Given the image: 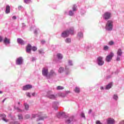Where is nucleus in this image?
Masks as SVG:
<instances>
[{"mask_svg":"<svg viewBox=\"0 0 124 124\" xmlns=\"http://www.w3.org/2000/svg\"><path fill=\"white\" fill-rule=\"evenodd\" d=\"M106 29L107 31H112L113 30V21L112 20H108L106 24Z\"/></svg>","mask_w":124,"mask_h":124,"instance_id":"obj_1","label":"nucleus"},{"mask_svg":"<svg viewBox=\"0 0 124 124\" xmlns=\"http://www.w3.org/2000/svg\"><path fill=\"white\" fill-rule=\"evenodd\" d=\"M113 57H114V53L113 52H110L109 54L107 56L106 61L107 62H110L112 61Z\"/></svg>","mask_w":124,"mask_h":124,"instance_id":"obj_2","label":"nucleus"},{"mask_svg":"<svg viewBox=\"0 0 124 124\" xmlns=\"http://www.w3.org/2000/svg\"><path fill=\"white\" fill-rule=\"evenodd\" d=\"M103 17L105 20H108V19H110V18H111V13L108 12L105 13L104 14Z\"/></svg>","mask_w":124,"mask_h":124,"instance_id":"obj_3","label":"nucleus"},{"mask_svg":"<svg viewBox=\"0 0 124 124\" xmlns=\"http://www.w3.org/2000/svg\"><path fill=\"white\" fill-rule=\"evenodd\" d=\"M42 72L43 76H46L49 78V77H48V68H43Z\"/></svg>","mask_w":124,"mask_h":124,"instance_id":"obj_4","label":"nucleus"},{"mask_svg":"<svg viewBox=\"0 0 124 124\" xmlns=\"http://www.w3.org/2000/svg\"><path fill=\"white\" fill-rule=\"evenodd\" d=\"M32 118H38L37 119V122L38 121H41L42 120H44V117H41V115L38 114H33L32 115Z\"/></svg>","mask_w":124,"mask_h":124,"instance_id":"obj_5","label":"nucleus"},{"mask_svg":"<svg viewBox=\"0 0 124 124\" xmlns=\"http://www.w3.org/2000/svg\"><path fill=\"white\" fill-rule=\"evenodd\" d=\"M61 35L62 37H68V36H69V31L68 30L64 31L63 32H62Z\"/></svg>","mask_w":124,"mask_h":124,"instance_id":"obj_6","label":"nucleus"},{"mask_svg":"<svg viewBox=\"0 0 124 124\" xmlns=\"http://www.w3.org/2000/svg\"><path fill=\"white\" fill-rule=\"evenodd\" d=\"M98 64L99 65H103L104 64V62L103 60V58L99 57L97 58Z\"/></svg>","mask_w":124,"mask_h":124,"instance_id":"obj_7","label":"nucleus"},{"mask_svg":"<svg viewBox=\"0 0 124 124\" xmlns=\"http://www.w3.org/2000/svg\"><path fill=\"white\" fill-rule=\"evenodd\" d=\"M32 88V86L31 85L27 84L25 85L23 87V91H28V90H30V89Z\"/></svg>","mask_w":124,"mask_h":124,"instance_id":"obj_8","label":"nucleus"},{"mask_svg":"<svg viewBox=\"0 0 124 124\" xmlns=\"http://www.w3.org/2000/svg\"><path fill=\"white\" fill-rule=\"evenodd\" d=\"M16 63L18 65H20V64H22L23 63V59L22 58V57H19L16 59Z\"/></svg>","mask_w":124,"mask_h":124,"instance_id":"obj_9","label":"nucleus"},{"mask_svg":"<svg viewBox=\"0 0 124 124\" xmlns=\"http://www.w3.org/2000/svg\"><path fill=\"white\" fill-rule=\"evenodd\" d=\"M51 93H52L51 91H49V92H48L47 93L48 97H49V98H50V99H55V98H56V97H57L56 96V95L51 94Z\"/></svg>","mask_w":124,"mask_h":124,"instance_id":"obj_10","label":"nucleus"},{"mask_svg":"<svg viewBox=\"0 0 124 124\" xmlns=\"http://www.w3.org/2000/svg\"><path fill=\"white\" fill-rule=\"evenodd\" d=\"M108 124H115V120L113 118H108L107 120Z\"/></svg>","mask_w":124,"mask_h":124,"instance_id":"obj_11","label":"nucleus"},{"mask_svg":"<svg viewBox=\"0 0 124 124\" xmlns=\"http://www.w3.org/2000/svg\"><path fill=\"white\" fill-rule=\"evenodd\" d=\"M0 117H2V120L4 121V122H5V123H7L8 122V120L6 119V115L5 114H0Z\"/></svg>","mask_w":124,"mask_h":124,"instance_id":"obj_12","label":"nucleus"},{"mask_svg":"<svg viewBox=\"0 0 124 124\" xmlns=\"http://www.w3.org/2000/svg\"><path fill=\"white\" fill-rule=\"evenodd\" d=\"M31 46L30 44H28L26 46V52L31 53Z\"/></svg>","mask_w":124,"mask_h":124,"instance_id":"obj_13","label":"nucleus"},{"mask_svg":"<svg viewBox=\"0 0 124 124\" xmlns=\"http://www.w3.org/2000/svg\"><path fill=\"white\" fill-rule=\"evenodd\" d=\"M17 43H19V44H21V45H24L25 42H24V40L21 38H18L17 39Z\"/></svg>","mask_w":124,"mask_h":124,"instance_id":"obj_14","label":"nucleus"},{"mask_svg":"<svg viewBox=\"0 0 124 124\" xmlns=\"http://www.w3.org/2000/svg\"><path fill=\"white\" fill-rule=\"evenodd\" d=\"M6 14H8L10 13V6L7 5L6 7V10H5Z\"/></svg>","mask_w":124,"mask_h":124,"instance_id":"obj_15","label":"nucleus"},{"mask_svg":"<svg viewBox=\"0 0 124 124\" xmlns=\"http://www.w3.org/2000/svg\"><path fill=\"white\" fill-rule=\"evenodd\" d=\"M3 42L5 44H10V39L7 38V37H5Z\"/></svg>","mask_w":124,"mask_h":124,"instance_id":"obj_16","label":"nucleus"},{"mask_svg":"<svg viewBox=\"0 0 124 124\" xmlns=\"http://www.w3.org/2000/svg\"><path fill=\"white\" fill-rule=\"evenodd\" d=\"M73 121V117H70L65 120L66 124H70Z\"/></svg>","mask_w":124,"mask_h":124,"instance_id":"obj_17","label":"nucleus"},{"mask_svg":"<svg viewBox=\"0 0 124 124\" xmlns=\"http://www.w3.org/2000/svg\"><path fill=\"white\" fill-rule=\"evenodd\" d=\"M49 77L50 76H57V73L54 71V70H51L49 73Z\"/></svg>","mask_w":124,"mask_h":124,"instance_id":"obj_18","label":"nucleus"},{"mask_svg":"<svg viewBox=\"0 0 124 124\" xmlns=\"http://www.w3.org/2000/svg\"><path fill=\"white\" fill-rule=\"evenodd\" d=\"M122 55H123V51H122V49L119 48L117 50V56H119V57H121Z\"/></svg>","mask_w":124,"mask_h":124,"instance_id":"obj_19","label":"nucleus"},{"mask_svg":"<svg viewBox=\"0 0 124 124\" xmlns=\"http://www.w3.org/2000/svg\"><path fill=\"white\" fill-rule=\"evenodd\" d=\"M112 85H113V83L110 82L108 85H107L106 90H109L112 88Z\"/></svg>","mask_w":124,"mask_h":124,"instance_id":"obj_20","label":"nucleus"},{"mask_svg":"<svg viewBox=\"0 0 124 124\" xmlns=\"http://www.w3.org/2000/svg\"><path fill=\"white\" fill-rule=\"evenodd\" d=\"M68 31L69 34H74V29L70 28Z\"/></svg>","mask_w":124,"mask_h":124,"instance_id":"obj_21","label":"nucleus"},{"mask_svg":"<svg viewBox=\"0 0 124 124\" xmlns=\"http://www.w3.org/2000/svg\"><path fill=\"white\" fill-rule=\"evenodd\" d=\"M64 68H63L62 67H60L58 70V72L59 73H62V72L64 71Z\"/></svg>","mask_w":124,"mask_h":124,"instance_id":"obj_22","label":"nucleus"},{"mask_svg":"<svg viewBox=\"0 0 124 124\" xmlns=\"http://www.w3.org/2000/svg\"><path fill=\"white\" fill-rule=\"evenodd\" d=\"M18 119L19 120V121H23V115L22 114H18L17 115Z\"/></svg>","mask_w":124,"mask_h":124,"instance_id":"obj_23","label":"nucleus"},{"mask_svg":"<svg viewBox=\"0 0 124 124\" xmlns=\"http://www.w3.org/2000/svg\"><path fill=\"white\" fill-rule=\"evenodd\" d=\"M75 93H80V88H78V87H76L75 88Z\"/></svg>","mask_w":124,"mask_h":124,"instance_id":"obj_24","label":"nucleus"},{"mask_svg":"<svg viewBox=\"0 0 124 124\" xmlns=\"http://www.w3.org/2000/svg\"><path fill=\"white\" fill-rule=\"evenodd\" d=\"M65 41L66 43H70V42H71V39L69 38H67L65 39Z\"/></svg>","mask_w":124,"mask_h":124,"instance_id":"obj_25","label":"nucleus"},{"mask_svg":"<svg viewBox=\"0 0 124 124\" xmlns=\"http://www.w3.org/2000/svg\"><path fill=\"white\" fill-rule=\"evenodd\" d=\"M73 11H77V6L76 5H74L72 7Z\"/></svg>","mask_w":124,"mask_h":124,"instance_id":"obj_26","label":"nucleus"},{"mask_svg":"<svg viewBox=\"0 0 124 124\" xmlns=\"http://www.w3.org/2000/svg\"><path fill=\"white\" fill-rule=\"evenodd\" d=\"M57 58L59 59V60H62V55L60 53H58L57 54Z\"/></svg>","mask_w":124,"mask_h":124,"instance_id":"obj_27","label":"nucleus"},{"mask_svg":"<svg viewBox=\"0 0 124 124\" xmlns=\"http://www.w3.org/2000/svg\"><path fill=\"white\" fill-rule=\"evenodd\" d=\"M65 73L66 75H68L70 73V71H69L68 69L66 68V67L65 68Z\"/></svg>","mask_w":124,"mask_h":124,"instance_id":"obj_28","label":"nucleus"},{"mask_svg":"<svg viewBox=\"0 0 124 124\" xmlns=\"http://www.w3.org/2000/svg\"><path fill=\"white\" fill-rule=\"evenodd\" d=\"M113 99L115 100H118V98H119V97L118 96V95L114 94L113 97Z\"/></svg>","mask_w":124,"mask_h":124,"instance_id":"obj_29","label":"nucleus"},{"mask_svg":"<svg viewBox=\"0 0 124 124\" xmlns=\"http://www.w3.org/2000/svg\"><path fill=\"white\" fill-rule=\"evenodd\" d=\"M24 106H25L26 110H29V108H30V107L29 106L28 104L25 103Z\"/></svg>","mask_w":124,"mask_h":124,"instance_id":"obj_30","label":"nucleus"},{"mask_svg":"<svg viewBox=\"0 0 124 124\" xmlns=\"http://www.w3.org/2000/svg\"><path fill=\"white\" fill-rule=\"evenodd\" d=\"M69 16H73V15H74V13L72 11H69Z\"/></svg>","mask_w":124,"mask_h":124,"instance_id":"obj_31","label":"nucleus"},{"mask_svg":"<svg viewBox=\"0 0 124 124\" xmlns=\"http://www.w3.org/2000/svg\"><path fill=\"white\" fill-rule=\"evenodd\" d=\"M31 49L32 51H33L34 52H35V51H36V50H37V47H36V46H33L31 47Z\"/></svg>","mask_w":124,"mask_h":124,"instance_id":"obj_32","label":"nucleus"},{"mask_svg":"<svg viewBox=\"0 0 124 124\" xmlns=\"http://www.w3.org/2000/svg\"><path fill=\"white\" fill-rule=\"evenodd\" d=\"M14 109H15L16 110H17L18 112H22V110H21L20 108H19L16 107V106L14 107Z\"/></svg>","mask_w":124,"mask_h":124,"instance_id":"obj_33","label":"nucleus"},{"mask_svg":"<svg viewBox=\"0 0 124 124\" xmlns=\"http://www.w3.org/2000/svg\"><path fill=\"white\" fill-rule=\"evenodd\" d=\"M57 90H63V87H62L61 86H58L57 88Z\"/></svg>","mask_w":124,"mask_h":124,"instance_id":"obj_34","label":"nucleus"},{"mask_svg":"<svg viewBox=\"0 0 124 124\" xmlns=\"http://www.w3.org/2000/svg\"><path fill=\"white\" fill-rule=\"evenodd\" d=\"M78 37H83V33L81 32H79L78 33Z\"/></svg>","mask_w":124,"mask_h":124,"instance_id":"obj_35","label":"nucleus"},{"mask_svg":"<svg viewBox=\"0 0 124 124\" xmlns=\"http://www.w3.org/2000/svg\"><path fill=\"white\" fill-rule=\"evenodd\" d=\"M30 118H31V116L29 114H27L25 116V120H28V119H30Z\"/></svg>","mask_w":124,"mask_h":124,"instance_id":"obj_36","label":"nucleus"},{"mask_svg":"<svg viewBox=\"0 0 124 124\" xmlns=\"http://www.w3.org/2000/svg\"><path fill=\"white\" fill-rule=\"evenodd\" d=\"M109 49V47L107 46H105L104 47V50H105V51H107V50H108Z\"/></svg>","mask_w":124,"mask_h":124,"instance_id":"obj_37","label":"nucleus"},{"mask_svg":"<svg viewBox=\"0 0 124 124\" xmlns=\"http://www.w3.org/2000/svg\"><path fill=\"white\" fill-rule=\"evenodd\" d=\"M108 44L110 46L114 45V42H113V41H110L108 42Z\"/></svg>","mask_w":124,"mask_h":124,"instance_id":"obj_38","label":"nucleus"},{"mask_svg":"<svg viewBox=\"0 0 124 124\" xmlns=\"http://www.w3.org/2000/svg\"><path fill=\"white\" fill-rule=\"evenodd\" d=\"M31 0H24V2L25 3H30L31 2Z\"/></svg>","mask_w":124,"mask_h":124,"instance_id":"obj_39","label":"nucleus"},{"mask_svg":"<svg viewBox=\"0 0 124 124\" xmlns=\"http://www.w3.org/2000/svg\"><path fill=\"white\" fill-rule=\"evenodd\" d=\"M38 51H39V54H42V53H44L43 49H42L39 50Z\"/></svg>","mask_w":124,"mask_h":124,"instance_id":"obj_40","label":"nucleus"},{"mask_svg":"<svg viewBox=\"0 0 124 124\" xmlns=\"http://www.w3.org/2000/svg\"><path fill=\"white\" fill-rule=\"evenodd\" d=\"M116 61H117V62H119V61H121V59L120 58V56H117Z\"/></svg>","mask_w":124,"mask_h":124,"instance_id":"obj_41","label":"nucleus"},{"mask_svg":"<svg viewBox=\"0 0 124 124\" xmlns=\"http://www.w3.org/2000/svg\"><path fill=\"white\" fill-rule=\"evenodd\" d=\"M26 95H27V96H28L29 97H31V93H26Z\"/></svg>","mask_w":124,"mask_h":124,"instance_id":"obj_42","label":"nucleus"},{"mask_svg":"<svg viewBox=\"0 0 124 124\" xmlns=\"http://www.w3.org/2000/svg\"><path fill=\"white\" fill-rule=\"evenodd\" d=\"M81 116L82 118H85V114H84V113H81Z\"/></svg>","mask_w":124,"mask_h":124,"instance_id":"obj_43","label":"nucleus"},{"mask_svg":"<svg viewBox=\"0 0 124 124\" xmlns=\"http://www.w3.org/2000/svg\"><path fill=\"white\" fill-rule=\"evenodd\" d=\"M23 8V6L20 5L18 7V9L20 10L21 9Z\"/></svg>","mask_w":124,"mask_h":124,"instance_id":"obj_44","label":"nucleus"},{"mask_svg":"<svg viewBox=\"0 0 124 124\" xmlns=\"http://www.w3.org/2000/svg\"><path fill=\"white\" fill-rule=\"evenodd\" d=\"M69 63L70 65H72V62L71 61H69Z\"/></svg>","mask_w":124,"mask_h":124,"instance_id":"obj_45","label":"nucleus"},{"mask_svg":"<svg viewBox=\"0 0 124 124\" xmlns=\"http://www.w3.org/2000/svg\"><path fill=\"white\" fill-rule=\"evenodd\" d=\"M2 41V37L0 36V43Z\"/></svg>","mask_w":124,"mask_h":124,"instance_id":"obj_46","label":"nucleus"},{"mask_svg":"<svg viewBox=\"0 0 124 124\" xmlns=\"http://www.w3.org/2000/svg\"><path fill=\"white\" fill-rule=\"evenodd\" d=\"M45 42H46V41H45V40H43L41 41V43H42V44H44V43H45Z\"/></svg>","mask_w":124,"mask_h":124,"instance_id":"obj_47","label":"nucleus"},{"mask_svg":"<svg viewBox=\"0 0 124 124\" xmlns=\"http://www.w3.org/2000/svg\"><path fill=\"white\" fill-rule=\"evenodd\" d=\"M60 116H62V113H59L58 114V118H60Z\"/></svg>","mask_w":124,"mask_h":124,"instance_id":"obj_48","label":"nucleus"},{"mask_svg":"<svg viewBox=\"0 0 124 124\" xmlns=\"http://www.w3.org/2000/svg\"><path fill=\"white\" fill-rule=\"evenodd\" d=\"M92 109H90L88 113H89V114H91V113H92Z\"/></svg>","mask_w":124,"mask_h":124,"instance_id":"obj_49","label":"nucleus"},{"mask_svg":"<svg viewBox=\"0 0 124 124\" xmlns=\"http://www.w3.org/2000/svg\"><path fill=\"white\" fill-rule=\"evenodd\" d=\"M13 19H14V20L16 19V16H13Z\"/></svg>","mask_w":124,"mask_h":124,"instance_id":"obj_50","label":"nucleus"},{"mask_svg":"<svg viewBox=\"0 0 124 124\" xmlns=\"http://www.w3.org/2000/svg\"><path fill=\"white\" fill-rule=\"evenodd\" d=\"M15 124H20V123H19L18 122H16L15 123Z\"/></svg>","mask_w":124,"mask_h":124,"instance_id":"obj_51","label":"nucleus"},{"mask_svg":"<svg viewBox=\"0 0 124 124\" xmlns=\"http://www.w3.org/2000/svg\"><path fill=\"white\" fill-rule=\"evenodd\" d=\"M34 32V33L36 34L37 33V31L36 30H35Z\"/></svg>","mask_w":124,"mask_h":124,"instance_id":"obj_52","label":"nucleus"},{"mask_svg":"<svg viewBox=\"0 0 124 124\" xmlns=\"http://www.w3.org/2000/svg\"><path fill=\"white\" fill-rule=\"evenodd\" d=\"M32 95H33V96H34V95H35V93H32Z\"/></svg>","mask_w":124,"mask_h":124,"instance_id":"obj_53","label":"nucleus"},{"mask_svg":"<svg viewBox=\"0 0 124 124\" xmlns=\"http://www.w3.org/2000/svg\"><path fill=\"white\" fill-rule=\"evenodd\" d=\"M5 100H6V98H5L3 99V100L2 101V102H4L5 101Z\"/></svg>","mask_w":124,"mask_h":124,"instance_id":"obj_54","label":"nucleus"},{"mask_svg":"<svg viewBox=\"0 0 124 124\" xmlns=\"http://www.w3.org/2000/svg\"><path fill=\"white\" fill-rule=\"evenodd\" d=\"M17 104H18V105H20V104H21V103H20L19 102H18V103H17Z\"/></svg>","mask_w":124,"mask_h":124,"instance_id":"obj_55","label":"nucleus"},{"mask_svg":"<svg viewBox=\"0 0 124 124\" xmlns=\"http://www.w3.org/2000/svg\"><path fill=\"white\" fill-rule=\"evenodd\" d=\"M100 89L101 90H103V87H101Z\"/></svg>","mask_w":124,"mask_h":124,"instance_id":"obj_56","label":"nucleus"},{"mask_svg":"<svg viewBox=\"0 0 124 124\" xmlns=\"http://www.w3.org/2000/svg\"><path fill=\"white\" fill-rule=\"evenodd\" d=\"M1 93H2V91H0V94H1Z\"/></svg>","mask_w":124,"mask_h":124,"instance_id":"obj_57","label":"nucleus"}]
</instances>
